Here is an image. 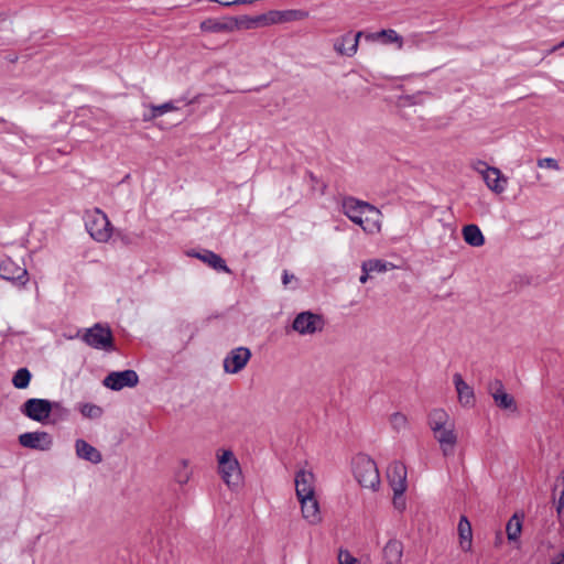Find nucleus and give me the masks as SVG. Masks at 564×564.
I'll list each match as a JSON object with an SVG mask.
<instances>
[{"instance_id":"f257e3e1","label":"nucleus","mask_w":564,"mask_h":564,"mask_svg":"<svg viewBox=\"0 0 564 564\" xmlns=\"http://www.w3.org/2000/svg\"><path fill=\"white\" fill-rule=\"evenodd\" d=\"M427 425L440 445L442 455L453 456L458 443V434L452 416L444 409H433L427 415Z\"/></svg>"},{"instance_id":"f03ea898","label":"nucleus","mask_w":564,"mask_h":564,"mask_svg":"<svg viewBox=\"0 0 564 564\" xmlns=\"http://www.w3.org/2000/svg\"><path fill=\"white\" fill-rule=\"evenodd\" d=\"M341 209L354 224L361 227L368 235H376L381 231L382 214L373 205L347 197L343 199Z\"/></svg>"},{"instance_id":"7ed1b4c3","label":"nucleus","mask_w":564,"mask_h":564,"mask_svg":"<svg viewBox=\"0 0 564 564\" xmlns=\"http://www.w3.org/2000/svg\"><path fill=\"white\" fill-rule=\"evenodd\" d=\"M218 473L223 481L230 489H237L241 485L242 474L238 459L229 449H220L217 453Z\"/></svg>"},{"instance_id":"20e7f679","label":"nucleus","mask_w":564,"mask_h":564,"mask_svg":"<svg viewBox=\"0 0 564 564\" xmlns=\"http://www.w3.org/2000/svg\"><path fill=\"white\" fill-rule=\"evenodd\" d=\"M354 475L365 488L377 490L380 487V475L377 464L366 455H358L354 460Z\"/></svg>"},{"instance_id":"39448f33","label":"nucleus","mask_w":564,"mask_h":564,"mask_svg":"<svg viewBox=\"0 0 564 564\" xmlns=\"http://www.w3.org/2000/svg\"><path fill=\"white\" fill-rule=\"evenodd\" d=\"M86 229L98 242H107L112 235V226L107 215L98 208L87 214Z\"/></svg>"},{"instance_id":"423d86ee","label":"nucleus","mask_w":564,"mask_h":564,"mask_svg":"<svg viewBox=\"0 0 564 564\" xmlns=\"http://www.w3.org/2000/svg\"><path fill=\"white\" fill-rule=\"evenodd\" d=\"M55 408H59L57 402H51L46 399L33 398L26 400L23 403L21 412L33 421L44 423L50 417L51 412Z\"/></svg>"},{"instance_id":"0eeeda50","label":"nucleus","mask_w":564,"mask_h":564,"mask_svg":"<svg viewBox=\"0 0 564 564\" xmlns=\"http://www.w3.org/2000/svg\"><path fill=\"white\" fill-rule=\"evenodd\" d=\"M139 377L134 370L112 371L107 375L102 384L113 391H120L123 388H133L138 384Z\"/></svg>"},{"instance_id":"6e6552de","label":"nucleus","mask_w":564,"mask_h":564,"mask_svg":"<svg viewBox=\"0 0 564 564\" xmlns=\"http://www.w3.org/2000/svg\"><path fill=\"white\" fill-rule=\"evenodd\" d=\"M252 354L247 347H237L231 349L224 359V371L236 375L245 369Z\"/></svg>"},{"instance_id":"1a4fd4ad","label":"nucleus","mask_w":564,"mask_h":564,"mask_svg":"<svg viewBox=\"0 0 564 564\" xmlns=\"http://www.w3.org/2000/svg\"><path fill=\"white\" fill-rule=\"evenodd\" d=\"M324 322L317 314L311 312L300 313L293 321V329L301 335H312L323 329Z\"/></svg>"},{"instance_id":"9d476101","label":"nucleus","mask_w":564,"mask_h":564,"mask_svg":"<svg viewBox=\"0 0 564 564\" xmlns=\"http://www.w3.org/2000/svg\"><path fill=\"white\" fill-rule=\"evenodd\" d=\"M480 165L484 169H477V171L481 174L487 187L495 194L503 193L508 184V177L498 167L489 166L485 162H480Z\"/></svg>"},{"instance_id":"9b49d317","label":"nucleus","mask_w":564,"mask_h":564,"mask_svg":"<svg viewBox=\"0 0 564 564\" xmlns=\"http://www.w3.org/2000/svg\"><path fill=\"white\" fill-rule=\"evenodd\" d=\"M84 340L87 345L97 349H109L112 346V334L108 327L96 324L86 330Z\"/></svg>"},{"instance_id":"f8f14e48","label":"nucleus","mask_w":564,"mask_h":564,"mask_svg":"<svg viewBox=\"0 0 564 564\" xmlns=\"http://www.w3.org/2000/svg\"><path fill=\"white\" fill-rule=\"evenodd\" d=\"M488 392L499 409L511 412L517 411V402L514 398L506 391L505 386L500 380L496 379L491 381L488 386Z\"/></svg>"},{"instance_id":"ddd939ff","label":"nucleus","mask_w":564,"mask_h":564,"mask_svg":"<svg viewBox=\"0 0 564 564\" xmlns=\"http://www.w3.org/2000/svg\"><path fill=\"white\" fill-rule=\"evenodd\" d=\"M19 443L26 448L48 451L53 444V440L46 432H28L19 436Z\"/></svg>"},{"instance_id":"4468645a","label":"nucleus","mask_w":564,"mask_h":564,"mask_svg":"<svg viewBox=\"0 0 564 564\" xmlns=\"http://www.w3.org/2000/svg\"><path fill=\"white\" fill-rule=\"evenodd\" d=\"M297 499L315 497V476L311 470L300 469L295 475Z\"/></svg>"},{"instance_id":"2eb2a0df","label":"nucleus","mask_w":564,"mask_h":564,"mask_svg":"<svg viewBox=\"0 0 564 564\" xmlns=\"http://www.w3.org/2000/svg\"><path fill=\"white\" fill-rule=\"evenodd\" d=\"M307 17V13L301 10H272L259 18L264 25L280 24L291 21L302 20Z\"/></svg>"},{"instance_id":"dca6fc26","label":"nucleus","mask_w":564,"mask_h":564,"mask_svg":"<svg viewBox=\"0 0 564 564\" xmlns=\"http://www.w3.org/2000/svg\"><path fill=\"white\" fill-rule=\"evenodd\" d=\"M362 36V32H357L354 36L351 33H346L337 39H335L333 47L335 52L341 56H354L359 46V40Z\"/></svg>"},{"instance_id":"f3484780","label":"nucleus","mask_w":564,"mask_h":564,"mask_svg":"<svg viewBox=\"0 0 564 564\" xmlns=\"http://www.w3.org/2000/svg\"><path fill=\"white\" fill-rule=\"evenodd\" d=\"M0 276L8 281L20 282L21 285H25L28 282L26 269L17 264L11 259H6L0 263Z\"/></svg>"},{"instance_id":"a211bd4d","label":"nucleus","mask_w":564,"mask_h":564,"mask_svg":"<svg viewBox=\"0 0 564 564\" xmlns=\"http://www.w3.org/2000/svg\"><path fill=\"white\" fill-rule=\"evenodd\" d=\"M389 485L399 492L406 490V467L400 462H393L387 470Z\"/></svg>"},{"instance_id":"6ab92c4d","label":"nucleus","mask_w":564,"mask_h":564,"mask_svg":"<svg viewBox=\"0 0 564 564\" xmlns=\"http://www.w3.org/2000/svg\"><path fill=\"white\" fill-rule=\"evenodd\" d=\"M453 382L457 392L458 401L463 406H471L475 402L473 388L463 379L460 373L453 375Z\"/></svg>"},{"instance_id":"aec40b11","label":"nucleus","mask_w":564,"mask_h":564,"mask_svg":"<svg viewBox=\"0 0 564 564\" xmlns=\"http://www.w3.org/2000/svg\"><path fill=\"white\" fill-rule=\"evenodd\" d=\"M366 39L372 42H381L382 44H394L398 50H402L404 44L403 37L393 29L367 34Z\"/></svg>"},{"instance_id":"412c9836","label":"nucleus","mask_w":564,"mask_h":564,"mask_svg":"<svg viewBox=\"0 0 564 564\" xmlns=\"http://www.w3.org/2000/svg\"><path fill=\"white\" fill-rule=\"evenodd\" d=\"M304 519L310 525H316L321 521L319 506L316 497L299 499Z\"/></svg>"},{"instance_id":"4be33fe9","label":"nucleus","mask_w":564,"mask_h":564,"mask_svg":"<svg viewBox=\"0 0 564 564\" xmlns=\"http://www.w3.org/2000/svg\"><path fill=\"white\" fill-rule=\"evenodd\" d=\"M188 256L194 257L209 265L210 268L217 271H224L226 273H231L230 269L226 265L225 260L218 256L217 253L204 250L203 252H188Z\"/></svg>"},{"instance_id":"5701e85b","label":"nucleus","mask_w":564,"mask_h":564,"mask_svg":"<svg viewBox=\"0 0 564 564\" xmlns=\"http://www.w3.org/2000/svg\"><path fill=\"white\" fill-rule=\"evenodd\" d=\"M75 449L76 455L79 458L88 460L93 464H98L102 459L100 452L84 440L76 441Z\"/></svg>"},{"instance_id":"b1692460","label":"nucleus","mask_w":564,"mask_h":564,"mask_svg":"<svg viewBox=\"0 0 564 564\" xmlns=\"http://www.w3.org/2000/svg\"><path fill=\"white\" fill-rule=\"evenodd\" d=\"M403 545L398 540H390L383 549L386 564H401Z\"/></svg>"},{"instance_id":"393cba45","label":"nucleus","mask_w":564,"mask_h":564,"mask_svg":"<svg viewBox=\"0 0 564 564\" xmlns=\"http://www.w3.org/2000/svg\"><path fill=\"white\" fill-rule=\"evenodd\" d=\"M465 242L471 247H481L485 243V237L477 225H466L462 229Z\"/></svg>"},{"instance_id":"a878e982","label":"nucleus","mask_w":564,"mask_h":564,"mask_svg":"<svg viewBox=\"0 0 564 564\" xmlns=\"http://www.w3.org/2000/svg\"><path fill=\"white\" fill-rule=\"evenodd\" d=\"M391 269H394L392 263L379 259H370L361 263V271L370 273H383Z\"/></svg>"},{"instance_id":"bb28decb","label":"nucleus","mask_w":564,"mask_h":564,"mask_svg":"<svg viewBox=\"0 0 564 564\" xmlns=\"http://www.w3.org/2000/svg\"><path fill=\"white\" fill-rule=\"evenodd\" d=\"M199 26L205 33H223L230 29L228 23L212 18L204 20Z\"/></svg>"},{"instance_id":"cd10ccee","label":"nucleus","mask_w":564,"mask_h":564,"mask_svg":"<svg viewBox=\"0 0 564 564\" xmlns=\"http://www.w3.org/2000/svg\"><path fill=\"white\" fill-rule=\"evenodd\" d=\"M192 477V469L189 468V462L187 459H181L176 470L175 479L180 485L187 484Z\"/></svg>"},{"instance_id":"c85d7f7f","label":"nucleus","mask_w":564,"mask_h":564,"mask_svg":"<svg viewBox=\"0 0 564 564\" xmlns=\"http://www.w3.org/2000/svg\"><path fill=\"white\" fill-rule=\"evenodd\" d=\"M151 113L148 116H144V120H152L156 117H160L166 112L178 110V107L173 102L169 101L159 106L152 105L151 107Z\"/></svg>"},{"instance_id":"c756f323","label":"nucleus","mask_w":564,"mask_h":564,"mask_svg":"<svg viewBox=\"0 0 564 564\" xmlns=\"http://www.w3.org/2000/svg\"><path fill=\"white\" fill-rule=\"evenodd\" d=\"M31 380V372L26 368H20L12 378V384L18 389L28 388Z\"/></svg>"},{"instance_id":"7c9ffc66","label":"nucleus","mask_w":564,"mask_h":564,"mask_svg":"<svg viewBox=\"0 0 564 564\" xmlns=\"http://www.w3.org/2000/svg\"><path fill=\"white\" fill-rule=\"evenodd\" d=\"M391 429L395 432H401L408 429L409 421L405 414L401 412L392 413L389 417Z\"/></svg>"},{"instance_id":"2f4dec72","label":"nucleus","mask_w":564,"mask_h":564,"mask_svg":"<svg viewBox=\"0 0 564 564\" xmlns=\"http://www.w3.org/2000/svg\"><path fill=\"white\" fill-rule=\"evenodd\" d=\"M423 96H424L423 91H419L413 95L401 96L398 100V105H399V107H403V108L423 105V102H424Z\"/></svg>"},{"instance_id":"473e14b6","label":"nucleus","mask_w":564,"mask_h":564,"mask_svg":"<svg viewBox=\"0 0 564 564\" xmlns=\"http://www.w3.org/2000/svg\"><path fill=\"white\" fill-rule=\"evenodd\" d=\"M80 413L88 419H98L102 415V409L96 404L85 403L79 408Z\"/></svg>"},{"instance_id":"72a5a7b5","label":"nucleus","mask_w":564,"mask_h":564,"mask_svg":"<svg viewBox=\"0 0 564 564\" xmlns=\"http://www.w3.org/2000/svg\"><path fill=\"white\" fill-rule=\"evenodd\" d=\"M459 544L463 551H470L473 544V531H458Z\"/></svg>"},{"instance_id":"f704fd0d","label":"nucleus","mask_w":564,"mask_h":564,"mask_svg":"<svg viewBox=\"0 0 564 564\" xmlns=\"http://www.w3.org/2000/svg\"><path fill=\"white\" fill-rule=\"evenodd\" d=\"M337 558L338 564H358V560L349 551L341 547L338 551Z\"/></svg>"},{"instance_id":"c9c22d12","label":"nucleus","mask_w":564,"mask_h":564,"mask_svg":"<svg viewBox=\"0 0 564 564\" xmlns=\"http://www.w3.org/2000/svg\"><path fill=\"white\" fill-rule=\"evenodd\" d=\"M536 164L541 169H550V170H553V171H558L560 170L558 161L553 159V158L539 159Z\"/></svg>"},{"instance_id":"e433bc0d","label":"nucleus","mask_w":564,"mask_h":564,"mask_svg":"<svg viewBox=\"0 0 564 564\" xmlns=\"http://www.w3.org/2000/svg\"><path fill=\"white\" fill-rule=\"evenodd\" d=\"M524 514L516 512L508 521L506 529H522V520Z\"/></svg>"},{"instance_id":"4c0bfd02","label":"nucleus","mask_w":564,"mask_h":564,"mask_svg":"<svg viewBox=\"0 0 564 564\" xmlns=\"http://www.w3.org/2000/svg\"><path fill=\"white\" fill-rule=\"evenodd\" d=\"M392 490H393V506L398 510H403L405 508V499L403 496L404 492H399L397 489H392Z\"/></svg>"},{"instance_id":"58836bf2","label":"nucleus","mask_w":564,"mask_h":564,"mask_svg":"<svg viewBox=\"0 0 564 564\" xmlns=\"http://www.w3.org/2000/svg\"><path fill=\"white\" fill-rule=\"evenodd\" d=\"M557 481L561 482V485L563 486L560 498L556 502V511L558 514H561V512L564 508V476L561 477Z\"/></svg>"},{"instance_id":"ea45409f","label":"nucleus","mask_w":564,"mask_h":564,"mask_svg":"<svg viewBox=\"0 0 564 564\" xmlns=\"http://www.w3.org/2000/svg\"><path fill=\"white\" fill-rule=\"evenodd\" d=\"M457 529H471V524L467 517L462 516L457 525Z\"/></svg>"},{"instance_id":"a19ab883","label":"nucleus","mask_w":564,"mask_h":564,"mask_svg":"<svg viewBox=\"0 0 564 564\" xmlns=\"http://www.w3.org/2000/svg\"><path fill=\"white\" fill-rule=\"evenodd\" d=\"M293 280H295L294 274H290L288 271L283 272L282 282L285 286L289 285Z\"/></svg>"},{"instance_id":"79ce46f5","label":"nucleus","mask_w":564,"mask_h":564,"mask_svg":"<svg viewBox=\"0 0 564 564\" xmlns=\"http://www.w3.org/2000/svg\"><path fill=\"white\" fill-rule=\"evenodd\" d=\"M508 535V540L516 542L519 540L522 531H506Z\"/></svg>"},{"instance_id":"37998d69","label":"nucleus","mask_w":564,"mask_h":564,"mask_svg":"<svg viewBox=\"0 0 564 564\" xmlns=\"http://www.w3.org/2000/svg\"><path fill=\"white\" fill-rule=\"evenodd\" d=\"M550 564H564V552L557 554L554 558H552Z\"/></svg>"},{"instance_id":"c03bdc74","label":"nucleus","mask_w":564,"mask_h":564,"mask_svg":"<svg viewBox=\"0 0 564 564\" xmlns=\"http://www.w3.org/2000/svg\"><path fill=\"white\" fill-rule=\"evenodd\" d=\"M370 276H371L370 272L362 271V274L359 278L360 283L365 284Z\"/></svg>"},{"instance_id":"a18cd8bd","label":"nucleus","mask_w":564,"mask_h":564,"mask_svg":"<svg viewBox=\"0 0 564 564\" xmlns=\"http://www.w3.org/2000/svg\"><path fill=\"white\" fill-rule=\"evenodd\" d=\"M502 539H503V535H502V531H497V536H496V544H500L502 542Z\"/></svg>"},{"instance_id":"49530a36","label":"nucleus","mask_w":564,"mask_h":564,"mask_svg":"<svg viewBox=\"0 0 564 564\" xmlns=\"http://www.w3.org/2000/svg\"><path fill=\"white\" fill-rule=\"evenodd\" d=\"M563 46H564V41L562 43H560L555 48L563 47Z\"/></svg>"}]
</instances>
